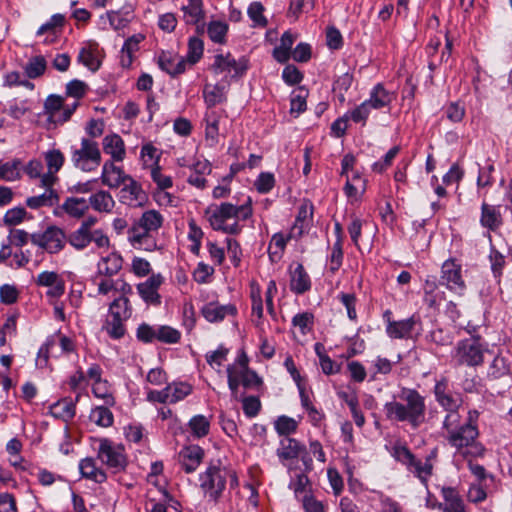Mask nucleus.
<instances>
[{
    "label": "nucleus",
    "mask_w": 512,
    "mask_h": 512,
    "mask_svg": "<svg viewBox=\"0 0 512 512\" xmlns=\"http://www.w3.org/2000/svg\"><path fill=\"white\" fill-rule=\"evenodd\" d=\"M203 98L207 109H212L218 104L226 101V91L223 86L218 84H206L203 89Z\"/></svg>",
    "instance_id": "35"
},
{
    "label": "nucleus",
    "mask_w": 512,
    "mask_h": 512,
    "mask_svg": "<svg viewBox=\"0 0 512 512\" xmlns=\"http://www.w3.org/2000/svg\"><path fill=\"white\" fill-rule=\"evenodd\" d=\"M101 151L95 140L82 138L80 147L72 148L71 161L76 169L83 172H93L101 164Z\"/></svg>",
    "instance_id": "3"
},
{
    "label": "nucleus",
    "mask_w": 512,
    "mask_h": 512,
    "mask_svg": "<svg viewBox=\"0 0 512 512\" xmlns=\"http://www.w3.org/2000/svg\"><path fill=\"white\" fill-rule=\"evenodd\" d=\"M204 52V43L198 37H190L186 56L183 57L186 65L193 66L200 61Z\"/></svg>",
    "instance_id": "41"
},
{
    "label": "nucleus",
    "mask_w": 512,
    "mask_h": 512,
    "mask_svg": "<svg viewBox=\"0 0 512 512\" xmlns=\"http://www.w3.org/2000/svg\"><path fill=\"white\" fill-rule=\"evenodd\" d=\"M117 194L120 203L130 207L142 206L146 200L147 195L142 189L141 185L132 176L129 180L125 181L120 187Z\"/></svg>",
    "instance_id": "11"
},
{
    "label": "nucleus",
    "mask_w": 512,
    "mask_h": 512,
    "mask_svg": "<svg viewBox=\"0 0 512 512\" xmlns=\"http://www.w3.org/2000/svg\"><path fill=\"white\" fill-rule=\"evenodd\" d=\"M248 68L249 60L245 56L235 59L230 53L215 55L212 64L214 73H227L231 75V77H242Z\"/></svg>",
    "instance_id": "9"
},
{
    "label": "nucleus",
    "mask_w": 512,
    "mask_h": 512,
    "mask_svg": "<svg viewBox=\"0 0 512 512\" xmlns=\"http://www.w3.org/2000/svg\"><path fill=\"white\" fill-rule=\"evenodd\" d=\"M44 160L48 171L41 177V186L53 187L58 179L56 173L63 167L65 157L59 149H51L44 153Z\"/></svg>",
    "instance_id": "15"
},
{
    "label": "nucleus",
    "mask_w": 512,
    "mask_h": 512,
    "mask_svg": "<svg viewBox=\"0 0 512 512\" xmlns=\"http://www.w3.org/2000/svg\"><path fill=\"white\" fill-rule=\"evenodd\" d=\"M353 83V75L349 73H344L339 76L333 85V89L336 92H339V99L341 102L345 100L344 93L349 90Z\"/></svg>",
    "instance_id": "62"
},
{
    "label": "nucleus",
    "mask_w": 512,
    "mask_h": 512,
    "mask_svg": "<svg viewBox=\"0 0 512 512\" xmlns=\"http://www.w3.org/2000/svg\"><path fill=\"white\" fill-rule=\"evenodd\" d=\"M181 334L170 326L157 327V340L167 344H175L180 340Z\"/></svg>",
    "instance_id": "60"
},
{
    "label": "nucleus",
    "mask_w": 512,
    "mask_h": 512,
    "mask_svg": "<svg viewBox=\"0 0 512 512\" xmlns=\"http://www.w3.org/2000/svg\"><path fill=\"white\" fill-rule=\"evenodd\" d=\"M419 322V317L412 315L411 317L400 321H388L386 332L390 338L403 339L410 338L412 331Z\"/></svg>",
    "instance_id": "21"
},
{
    "label": "nucleus",
    "mask_w": 512,
    "mask_h": 512,
    "mask_svg": "<svg viewBox=\"0 0 512 512\" xmlns=\"http://www.w3.org/2000/svg\"><path fill=\"white\" fill-rule=\"evenodd\" d=\"M276 179L271 172H261L254 180L253 186L260 194H268L273 190Z\"/></svg>",
    "instance_id": "48"
},
{
    "label": "nucleus",
    "mask_w": 512,
    "mask_h": 512,
    "mask_svg": "<svg viewBox=\"0 0 512 512\" xmlns=\"http://www.w3.org/2000/svg\"><path fill=\"white\" fill-rule=\"evenodd\" d=\"M163 283V277L160 274H153L145 282L137 285V290L141 298L148 304L159 305L160 294L158 289Z\"/></svg>",
    "instance_id": "19"
},
{
    "label": "nucleus",
    "mask_w": 512,
    "mask_h": 512,
    "mask_svg": "<svg viewBox=\"0 0 512 512\" xmlns=\"http://www.w3.org/2000/svg\"><path fill=\"white\" fill-rule=\"evenodd\" d=\"M58 202V196L52 187L45 188V192L38 196L27 198L26 204L32 209H38L43 206H53Z\"/></svg>",
    "instance_id": "39"
},
{
    "label": "nucleus",
    "mask_w": 512,
    "mask_h": 512,
    "mask_svg": "<svg viewBox=\"0 0 512 512\" xmlns=\"http://www.w3.org/2000/svg\"><path fill=\"white\" fill-rule=\"evenodd\" d=\"M159 226H132L128 231V239L136 249L153 251L158 248Z\"/></svg>",
    "instance_id": "8"
},
{
    "label": "nucleus",
    "mask_w": 512,
    "mask_h": 512,
    "mask_svg": "<svg viewBox=\"0 0 512 512\" xmlns=\"http://www.w3.org/2000/svg\"><path fill=\"white\" fill-rule=\"evenodd\" d=\"M297 422L288 416H280L275 421V429L280 435H289L297 429Z\"/></svg>",
    "instance_id": "61"
},
{
    "label": "nucleus",
    "mask_w": 512,
    "mask_h": 512,
    "mask_svg": "<svg viewBox=\"0 0 512 512\" xmlns=\"http://www.w3.org/2000/svg\"><path fill=\"white\" fill-rule=\"evenodd\" d=\"M119 307L118 301L111 302L109 305V315L103 325V329L113 339H120L125 335L126 329L124 322L130 318V313L127 307L119 312L115 311L114 308Z\"/></svg>",
    "instance_id": "12"
},
{
    "label": "nucleus",
    "mask_w": 512,
    "mask_h": 512,
    "mask_svg": "<svg viewBox=\"0 0 512 512\" xmlns=\"http://www.w3.org/2000/svg\"><path fill=\"white\" fill-rule=\"evenodd\" d=\"M441 282L451 291L463 292L466 288L465 281L462 278L461 265L454 259L446 260L441 268Z\"/></svg>",
    "instance_id": "14"
},
{
    "label": "nucleus",
    "mask_w": 512,
    "mask_h": 512,
    "mask_svg": "<svg viewBox=\"0 0 512 512\" xmlns=\"http://www.w3.org/2000/svg\"><path fill=\"white\" fill-rule=\"evenodd\" d=\"M30 216L23 207L9 209L4 216V224H20L23 221H31Z\"/></svg>",
    "instance_id": "59"
},
{
    "label": "nucleus",
    "mask_w": 512,
    "mask_h": 512,
    "mask_svg": "<svg viewBox=\"0 0 512 512\" xmlns=\"http://www.w3.org/2000/svg\"><path fill=\"white\" fill-rule=\"evenodd\" d=\"M265 8L259 1L251 2L247 9V14L253 22V27L265 28L268 25V20L264 16Z\"/></svg>",
    "instance_id": "44"
},
{
    "label": "nucleus",
    "mask_w": 512,
    "mask_h": 512,
    "mask_svg": "<svg viewBox=\"0 0 512 512\" xmlns=\"http://www.w3.org/2000/svg\"><path fill=\"white\" fill-rule=\"evenodd\" d=\"M343 233L342 226H335V234L337 235V241L334 244L330 256V270L332 272L337 271L341 264L343 259V252H342V240L341 235Z\"/></svg>",
    "instance_id": "45"
},
{
    "label": "nucleus",
    "mask_w": 512,
    "mask_h": 512,
    "mask_svg": "<svg viewBox=\"0 0 512 512\" xmlns=\"http://www.w3.org/2000/svg\"><path fill=\"white\" fill-rule=\"evenodd\" d=\"M206 215L210 224L223 223L232 218L245 221L252 215V200L250 197H247L246 202L240 206L231 203L210 206L206 211Z\"/></svg>",
    "instance_id": "6"
},
{
    "label": "nucleus",
    "mask_w": 512,
    "mask_h": 512,
    "mask_svg": "<svg viewBox=\"0 0 512 512\" xmlns=\"http://www.w3.org/2000/svg\"><path fill=\"white\" fill-rule=\"evenodd\" d=\"M446 412L447 414L443 421V429L447 432L448 435L450 432L455 431L461 426V416L459 414V409L447 410Z\"/></svg>",
    "instance_id": "63"
},
{
    "label": "nucleus",
    "mask_w": 512,
    "mask_h": 512,
    "mask_svg": "<svg viewBox=\"0 0 512 512\" xmlns=\"http://www.w3.org/2000/svg\"><path fill=\"white\" fill-rule=\"evenodd\" d=\"M481 210V224H497L501 221L500 206L483 203Z\"/></svg>",
    "instance_id": "55"
},
{
    "label": "nucleus",
    "mask_w": 512,
    "mask_h": 512,
    "mask_svg": "<svg viewBox=\"0 0 512 512\" xmlns=\"http://www.w3.org/2000/svg\"><path fill=\"white\" fill-rule=\"evenodd\" d=\"M107 17L114 30L125 28L133 19L134 14L131 7H124L118 11L107 12Z\"/></svg>",
    "instance_id": "37"
},
{
    "label": "nucleus",
    "mask_w": 512,
    "mask_h": 512,
    "mask_svg": "<svg viewBox=\"0 0 512 512\" xmlns=\"http://www.w3.org/2000/svg\"><path fill=\"white\" fill-rule=\"evenodd\" d=\"M89 418L92 422L101 427H110L114 421L112 412L105 406H97L92 409Z\"/></svg>",
    "instance_id": "46"
},
{
    "label": "nucleus",
    "mask_w": 512,
    "mask_h": 512,
    "mask_svg": "<svg viewBox=\"0 0 512 512\" xmlns=\"http://www.w3.org/2000/svg\"><path fill=\"white\" fill-rule=\"evenodd\" d=\"M65 24V16L63 14L57 13L50 17V19L42 24L37 32V36H41L45 33L56 34L58 29H61Z\"/></svg>",
    "instance_id": "52"
},
{
    "label": "nucleus",
    "mask_w": 512,
    "mask_h": 512,
    "mask_svg": "<svg viewBox=\"0 0 512 512\" xmlns=\"http://www.w3.org/2000/svg\"><path fill=\"white\" fill-rule=\"evenodd\" d=\"M229 26L224 21H211L207 26V34L211 41L218 44H223L226 42V36L228 32Z\"/></svg>",
    "instance_id": "43"
},
{
    "label": "nucleus",
    "mask_w": 512,
    "mask_h": 512,
    "mask_svg": "<svg viewBox=\"0 0 512 512\" xmlns=\"http://www.w3.org/2000/svg\"><path fill=\"white\" fill-rule=\"evenodd\" d=\"M384 412L387 420L405 422L416 429L425 421V398L416 389L402 388L399 401L386 402Z\"/></svg>",
    "instance_id": "1"
},
{
    "label": "nucleus",
    "mask_w": 512,
    "mask_h": 512,
    "mask_svg": "<svg viewBox=\"0 0 512 512\" xmlns=\"http://www.w3.org/2000/svg\"><path fill=\"white\" fill-rule=\"evenodd\" d=\"M24 69L28 78H37L45 72L46 60L43 56L32 57L29 59Z\"/></svg>",
    "instance_id": "53"
},
{
    "label": "nucleus",
    "mask_w": 512,
    "mask_h": 512,
    "mask_svg": "<svg viewBox=\"0 0 512 512\" xmlns=\"http://www.w3.org/2000/svg\"><path fill=\"white\" fill-rule=\"evenodd\" d=\"M305 451V446L294 438L286 437L280 441V447L276 453L279 459L284 462L298 458Z\"/></svg>",
    "instance_id": "29"
},
{
    "label": "nucleus",
    "mask_w": 512,
    "mask_h": 512,
    "mask_svg": "<svg viewBox=\"0 0 512 512\" xmlns=\"http://www.w3.org/2000/svg\"><path fill=\"white\" fill-rule=\"evenodd\" d=\"M92 392L95 397L103 399L105 405L113 406L115 404V399L110 392L107 381L101 380L93 383Z\"/></svg>",
    "instance_id": "57"
},
{
    "label": "nucleus",
    "mask_w": 512,
    "mask_h": 512,
    "mask_svg": "<svg viewBox=\"0 0 512 512\" xmlns=\"http://www.w3.org/2000/svg\"><path fill=\"white\" fill-rule=\"evenodd\" d=\"M143 34L130 36L121 49L120 62L122 67L128 68L132 64L133 54L139 49V44L144 40Z\"/></svg>",
    "instance_id": "33"
},
{
    "label": "nucleus",
    "mask_w": 512,
    "mask_h": 512,
    "mask_svg": "<svg viewBox=\"0 0 512 512\" xmlns=\"http://www.w3.org/2000/svg\"><path fill=\"white\" fill-rule=\"evenodd\" d=\"M22 177V161L14 158L11 161L0 163V181L14 182Z\"/></svg>",
    "instance_id": "36"
},
{
    "label": "nucleus",
    "mask_w": 512,
    "mask_h": 512,
    "mask_svg": "<svg viewBox=\"0 0 512 512\" xmlns=\"http://www.w3.org/2000/svg\"><path fill=\"white\" fill-rule=\"evenodd\" d=\"M96 51L97 44L90 43L87 47H83L78 55V61L93 72L100 68V61L96 56Z\"/></svg>",
    "instance_id": "38"
},
{
    "label": "nucleus",
    "mask_w": 512,
    "mask_h": 512,
    "mask_svg": "<svg viewBox=\"0 0 512 512\" xmlns=\"http://www.w3.org/2000/svg\"><path fill=\"white\" fill-rule=\"evenodd\" d=\"M79 470L82 477L96 483H103L107 478L106 473L96 466V460L91 457L84 458L80 461Z\"/></svg>",
    "instance_id": "32"
},
{
    "label": "nucleus",
    "mask_w": 512,
    "mask_h": 512,
    "mask_svg": "<svg viewBox=\"0 0 512 512\" xmlns=\"http://www.w3.org/2000/svg\"><path fill=\"white\" fill-rule=\"evenodd\" d=\"M395 95L393 92L388 91L382 83H377L373 86L369 93V98L365 101L371 109L380 110L389 107Z\"/></svg>",
    "instance_id": "24"
},
{
    "label": "nucleus",
    "mask_w": 512,
    "mask_h": 512,
    "mask_svg": "<svg viewBox=\"0 0 512 512\" xmlns=\"http://www.w3.org/2000/svg\"><path fill=\"white\" fill-rule=\"evenodd\" d=\"M93 226H79L75 231L70 232L67 239L71 246L77 250H83L90 244L97 248H108L110 240L100 229H92Z\"/></svg>",
    "instance_id": "7"
},
{
    "label": "nucleus",
    "mask_w": 512,
    "mask_h": 512,
    "mask_svg": "<svg viewBox=\"0 0 512 512\" xmlns=\"http://www.w3.org/2000/svg\"><path fill=\"white\" fill-rule=\"evenodd\" d=\"M89 206L95 211L110 213L115 206V201L108 191L100 190L92 194L88 200Z\"/></svg>",
    "instance_id": "34"
},
{
    "label": "nucleus",
    "mask_w": 512,
    "mask_h": 512,
    "mask_svg": "<svg viewBox=\"0 0 512 512\" xmlns=\"http://www.w3.org/2000/svg\"><path fill=\"white\" fill-rule=\"evenodd\" d=\"M64 111V99L58 95H49L44 102V114L47 115L49 122L54 125L63 124L59 121Z\"/></svg>",
    "instance_id": "31"
},
{
    "label": "nucleus",
    "mask_w": 512,
    "mask_h": 512,
    "mask_svg": "<svg viewBox=\"0 0 512 512\" xmlns=\"http://www.w3.org/2000/svg\"><path fill=\"white\" fill-rule=\"evenodd\" d=\"M371 108L366 101H363L361 104L357 105L352 110L346 112L347 116L354 123H359L362 126L366 125V122L371 113Z\"/></svg>",
    "instance_id": "54"
},
{
    "label": "nucleus",
    "mask_w": 512,
    "mask_h": 512,
    "mask_svg": "<svg viewBox=\"0 0 512 512\" xmlns=\"http://www.w3.org/2000/svg\"><path fill=\"white\" fill-rule=\"evenodd\" d=\"M123 259L116 253L111 252L106 256H102L97 263L96 277H113L122 269Z\"/></svg>",
    "instance_id": "25"
},
{
    "label": "nucleus",
    "mask_w": 512,
    "mask_h": 512,
    "mask_svg": "<svg viewBox=\"0 0 512 512\" xmlns=\"http://www.w3.org/2000/svg\"><path fill=\"white\" fill-rule=\"evenodd\" d=\"M98 458L102 463L106 464L108 468L113 469L114 472L124 470L127 465L123 448L113 445L108 439L100 440Z\"/></svg>",
    "instance_id": "10"
},
{
    "label": "nucleus",
    "mask_w": 512,
    "mask_h": 512,
    "mask_svg": "<svg viewBox=\"0 0 512 512\" xmlns=\"http://www.w3.org/2000/svg\"><path fill=\"white\" fill-rule=\"evenodd\" d=\"M308 92L303 88H300L298 92H293L290 99V112L296 113L297 115L303 113L306 110V97Z\"/></svg>",
    "instance_id": "58"
},
{
    "label": "nucleus",
    "mask_w": 512,
    "mask_h": 512,
    "mask_svg": "<svg viewBox=\"0 0 512 512\" xmlns=\"http://www.w3.org/2000/svg\"><path fill=\"white\" fill-rule=\"evenodd\" d=\"M219 120L220 114L217 111L208 109L205 113V136L212 142H216L219 135Z\"/></svg>",
    "instance_id": "42"
},
{
    "label": "nucleus",
    "mask_w": 512,
    "mask_h": 512,
    "mask_svg": "<svg viewBox=\"0 0 512 512\" xmlns=\"http://www.w3.org/2000/svg\"><path fill=\"white\" fill-rule=\"evenodd\" d=\"M158 65L172 77H176L186 71L187 65L183 57L170 52H161L158 56Z\"/></svg>",
    "instance_id": "22"
},
{
    "label": "nucleus",
    "mask_w": 512,
    "mask_h": 512,
    "mask_svg": "<svg viewBox=\"0 0 512 512\" xmlns=\"http://www.w3.org/2000/svg\"><path fill=\"white\" fill-rule=\"evenodd\" d=\"M105 154L110 155L109 161L122 162L126 157V147L123 139L116 133L106 135L102 140Z\"/></svg>",
    "instance_id": "20"
},
{
    "label": "nucleus",
    "mask_w": 512,
    "mask_h": 512,
    "mask_svg": "<svg viewBox=\"0 0 512 512\" xmlns=\"http://www.w3.org/2000/svg\"><path fill=\"white\" fill-rule=\"evenodd\" d=\"M169 396V403H176L188 396L192 387L187 383H172L166 386Z\"/></svg>",
    "instance_id": "51"
},
{
    "label": "nucleus",
    "mask_w": 512,
    "mask_h": 512,
    "mask_svg": "<svg viewBox=\"0 0 512 512\" xmlns=\"http://www.w3.org/2000/svg\"><path fill=\"white\" fill-rule=\"evenodd\" d=\"M75 402L70 398H64L51 406V412L54 416L65 421L71 420L75 416Z\"/></svg>",
    "instance_id": "40"
},
{
    "label": "nucleus",
    "mask_w": 512,
    "mask_h": 512,
    "mask_svg": "<svg viewBox=\"0 0 512 512\" xmlns=\"http://www.w3.org/2000/svg\"><path fill=\"white\" fill-rule=\"evenodd\" d=\"M408 470L422 482H426L432 474L433 463L430 462V459H425V461L422 462L415 458Z\"/></svg>",
    "instance_id": "49"
},
{
    "label": "nucleus",
    "mask_w": 512,
    "mask_h": 512,
    "mask_svg": "<svg viewBox=\"0 0 512 512\" xmlns=\"http://www.w3.org/2000/svg\"><path fill=\"white\" fill-rule=\"evenodd\" d=\"M311 288V280L302 264L298 263L290 272V289L296 294H303Z\"/></svg>",
    "instance_id": "30"
},
{
    "label": "nucleus",
    "mask_w": 512,
    "mask_h": 512,
    "mask_svg": "<svg viewBox=\"0 0 512 512\" xmlns=\"http://www.w3.org/2000/svg\"><path fill=\"white\" fill-rule=\"evenodd\" d=\"M204 451L197 445L183 448L179 453V463L186 473L194 472L202 462Z\"/></svg>",
    "instance_id": "23"
},
{
    "label": "nucleus",
    "mask_w": 512,
    "mask_h": 512,
    "mask_svg": "<svg viewBox=\"0 0 512 512\" xmlns=\"http://www.w3.org/2000/svg\"><path fill=\"white\" fill-rule=\"evenodd\" d=\"M434 396L437 403L445 410L459 409L462 405V397L459 393L453 392L449 387L447 378L436 381Z\"/></svg>",
    "instance_id": "13"
},
{
    "label": "nucleus",
    "mask_w": 512,
    "mask_h": 512,
    "mask_svg": "<svg viewBox=\"0 0 512 512\" xmlns=\"http://www.w3.org/2000/svg\"><path fill=\"white\" fill-rule=\"evenodd\" d=\"M487 351L479 336L461 340L457 343L453 358L458 365L475 367L484 361V353Z\"/></svg>",
    "instance_id": "4"
},
{
    "label": "nucleus",
    "mask_w": 512,
    "mask_h": 512,
    "mask_svg": "<svg viewBox=\"0 0 512 512\" xmlns=\"http://www.w3.org/2000/svg\"><path fill=\"white\" fill-rule=\"evenodd\" d=\"M199 481L204 496L213 502H218L227 484V469L210 465L200 474Z\"/></svg>",
    "instance_id": "5"
},
{
    "label": "nucleus",
    "mask_w": 512,
    "mask_h": 512,
    "mask_svg": "<svg viewBox=\"0 0 512 512\" xmlns=\"http://www.w3.org/2000/svg\"><path fill=\"white\" fill-rule=\"evenodd\" d=\"M189 427L194 436L201 438L208 434L210 423L203 415H196L189 421Z\"/></svg>",
    "instance_id": "56"
},
{
    "label": "nucleus",
    "mask_w": 512,
    "mask_h": 512,
    "mask_svg": "<svg viewBox=\"0 0 512 512\" xmlns=\"http://www.w3.org/2000/svg\"><path fill=\"white\" fill-rule=\"evenodd\" d=\"M282 78L288 85H296L302 81L303 75L294 65H287L282 72Z\"/></svg>",
    "instance_id": "64"
},
{
    "label": "nucleus",
    "mask_w": 512,
    "mask_h": 512,
    "mask_svg": "<svg viewBox=\"0 0 512 512\" xmlns=\"http://www.w3.org/2000/svg\"><path fill=\"white\" fill-rule=\"evenodd\" d=\"M188 4L183 5L181 11L183 12V20L188 25H196L204 23L205 10L203 0H187Z\"/></svg>",
    "instance_id": "26"
},
{
    "label": "nucleus",
    "mask_w": 512,
    "mask_h": 512,
    "mask_svg": "<svg viewBox=\"0 0 512 512\" xmlns=\"http://www.w3.org/2000/svg\"><path fill=\"white\" fill-rule=\"evenodd\" d=\"M343 190L350 202H357L366 191V179L358 172H353L350 177H346Z\"/></svg>",
    "instance_id": "27"
},
{
    "label": "nucleus",
    "mask_w": 512,
    "mask_h": 512,
    "mask_svg": "<svg viewBox=\"0 0 512 512\" xmlns=\"http://www.w3.org/2000/svg\"><path fill=\"white\" fill-rule=\"evenodd\" d=\"M201 314L208 322L218 323L227 316H235L237 308L233 304L221 305L218 302L212 301L202 307Z\"/></svg>",
    "instance_id": "18"
},
{
    "label": "nucleus",
    "mask_w": 512,
    "mask_h": 512,
    "mask_svg": "<svg viewBox=\"0 0 512 512\" xmlns=\"http://www.w3.org/2000/svg\"><path fill=\"white\" fill-rule=\"evenodd\" d=\"M288 239L289 237L286 238L281 233H276L272 236L268 247V254L272 262H275L281 258Z\"/></svg>",
    "instance_id": "47"
},
{
    "label": "nucleus",
    "mask_w": 512,
    "mask_h": 512,
    "mask_svg": "<svg viewBox=\"0 0 512 512\" xmlns=\"http://www.w3.org/2000/svg\"><path fill=\"white\" fill-rule=\"evenodd\" d=\"M130 175L115 165L113 161H105L102 166L101 181L103 185L110 189L119 188L125 181L129 180Z\"/></svg>",
    "instance_id": "17"
},
{
    "label": "nucleus",
    "mask_w": 512,
    "mask_h": 512,
    "mask_svg": "<svg viewBox=\"0 0 512 512\" xmlns=\"http://www.w3.org/2000/svg\"><path fill=\"white\" fill-rule=\"evenodd\" d=\"M32 242L47 250L49 253L59 251L63 246L64 233L58 226H47L42 234H32Z\"/></svg>",
    "instance_id": "16"
},
{
    "label": "nucleus",
    "mask_w": 512,
    "mask_h": 512,
    "mask_svg": "<svg viewBox=\"0 0 512 512\" xmlns=\"http://www.w3.org/2000/svg\"><path fill=\"white\" fill-rule=\"evenodd\" d=\"M479 432L474 424H463L446 436L448 443L464 458L481 457L484 447L477 441Z\"/></svg>",
    "instance_id": "2"
},
{
    "label": "nucleus",
    "mask_w": 512,
    "mask_h": 512,
    "mask_svg": "<svg viewBox=\"0 0 512 512\" xmlns=\"http://www.w3.org/2000/svg\"><path fill=\"white\" fill-rule=\"evenodd\" d=\"M88 209L89 203L85 198L69 197L55 210V213L60 215L64 212L72 218L79 219Z\"/></svg>",
    "instance_id": "28"
},
{
    "label": "nucleus",
    "mask_w": 512,
    "mask_h": 512,
    "mask_svg": "<svg viewBox=\"0 0 512 512\" xmlns=\"http://www.w3.org/2000/svg\"><path fill=\"white\" fill-rule=\"evenodd\" d=\"M509 372L510 365L507 359L500 355L495 356L493 361L489 365L488 375L495 379H498L505 375H508Z\"/></svg>",
    "instance_id": "50"
}]
</instances>
